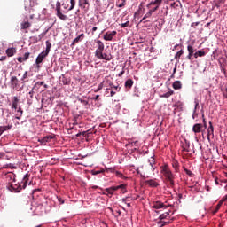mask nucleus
<instances>
[{"label":"nucleus","instance_id":"obj_1","mask_svg":"<svg viewBox=\"0 0 227 227\" xmlns=\"http://www.w3.org/2000/svg\"><path fill=\"white\" fill-rule=\"evenodd\" d=\"M96 43L97 49L95 51V58H98V59H105V61H111V59H113L111 54L104 53V49H106L104 43L98 40L96 41Z\"/></svg>","mask_w":227,"mask_h":227},{"label":"nucleus","instance_id":"obj_2","mask_svg":"<svg viewBox=\"0 0 227 227\" xmlns=\"http://www.w3.org/2000/svg\"><path fill=\"white\" fill-rule=\"evenodd\" d=\"M161 173L165 178V182H167V184H169L170 187H174L175 175H173V172H171V169H169V167H168V165L161 167Z\"/></svg>","mask_w":227,"mask_h":227},{"label":"nucleus","instance_id":"obj_3","mask_svg":"<svg viewBox=\"0 0 227 227\" xmlns=\"http://www.w3.org/2000/svg\"><path fill=\"white\" fill-rule=\"evenodd\" d=\"M29 176H31V175L29 174H26L23 177V180L21 182V184L18 185V186H14L13 183L10 185V191H13L14 192H20V191H22V189H26V187H27V182H29Z\"/></svg>","mask_w":227,"mask_h":227},{"label":"nucleus","instance_id":"obj_4","mask_svg":"<svg viewBox=\"0 0 227 227\" xmlns=\"http://www.w3.org/2000/svg\"><path fill=\"white\" fill-rule=\"evenodd\" d=\"M51 47H52V44L49 41H46V50L37 56L35 59L36 65H40V63H42V61H43L47 56H49V52H51Z\"/></svg>","mask_w":227,"mask_h":227},{"label":"nucleus","instance_id":"obj_5","mask_svg":"<svg viewBox=\"0 0 227 227\" xmlns=\"http://www.w3.org/2000/svg\"><path fill=\"white\" fill-rule=\"evenodd\" d=\"M56 15L59 19H60V20H68V16L63 14V12H61V2L58 1L56 3Z\"/></svg>","mask_w":227,"mask_h":227},{"label":"nucleus","instance_id":"obj_6","mask_svg":"<svg viewBox=\"0 0 227 227\" xmlns=\"http://www.w3.org/2000/svg\"><path fill=\"white\" fill-rule=\"evenodd\" d=\"M169 207H172V205H165L163 202L159 200L153 201L151 204V207L155 210H160V208H164L166 210V208H169Z\"/></svg>","mask_w":227,"mask_h":227},{"label":"nucleus","instance_id":"obj_7","mask_svg":"<svg viewBox=\"0 0 227 227\" xmlns=\"http://www.w3.org/2000/svg\"><path fill=\"white\" fill-rule=\"evenodd\" d=\"M109 86H110V88L108 90H111L110 97H114L116 95V91L118 93H120V91L121 90V87H120V85H114V84H113V82H109Z\"/></svg>","mask_w":227,"mask_h":227},{"label":"nucleus","instance_id":"obj_8","mask_svg":"<svg viewBox=\"0 0 227 227\" xmlns=\"http://www.w3.org/2000/svg\"><path fill=\"white\" fill-rule=\"evenodd\" d=\"M116 35H117V32L115 30H114L112 32H106L103 35V38H104V40H106V42H111L114 38V36H116Z\"/></svg>","mask_w":227,"mask_h":227},{"label":"nucleus","instance_id":"obj_9","mask_svg":"<svg viewBox=\"0 0 227 227\" xmlns=\"http://www.w3.org/2000/svg\"><path fill=\"white\" fill-rule=\"evenodd\" d=\"M79 6H82L85 12L90 10V2L88 0H79Z\"/></svg>","mask_w":227,"mask_h":227},{"label":"nucleus","instance_id":"obj_10","mask_svg":"<svg viewBox=\"0 0 227 227\" xmlns=\"http://www.w3.org/2000/svg\"><path fill=\"white\" fill-rule=\"evenodd\" d=\"M145 184L149 185V187H159V183H157L155 179L146 180L145 181Z\"/></svg>","mask_w":227,"mask_h":227},{"label":"nucleus","instance_id":"obj_11","mask_svg":"<svg viewBox=\"0 0 227 227\" xmlns=\"http://www.w3.org/2000/svg\"><path fill=\"white\" fill-rule=\"evenodd\" d=\"M201 129H203V125L200 123L194 124L192 127V132H194V134H200V132H201Z\"/></svg>","mask_w":227,"mask_h":227},{"label":"nucleus","instance_id":"obj_12","mask_svg":"<svg viewBox=\"0 0 227 227\" xmlns=\"http://www.w3.org/2000/svg\"><path fill=\"white\" fill-rule=\"evenodd\" d=\"M5 53L7 54L8 58H12V56H14L17 53V49L12 47V48H8L5 51Z\"/></svg>","mask_w":227,"mask_h":227},{"label":"nucleus","instance_id":"obj_13","mask_svg":"<svg viewBox=\"0 0 227 227\" xmlns=\"http://www.w3.org/2000/svg\"><path fill=\"white\" fill-rule=\"evenodd\" d=\"M210 136L214 137V125H212V121L209 122V127L207 129V139L210 140Z\"/></svg>","mask_w":227,"mask_h":227},{"label":"nucleus","instance_id":"obj_14","mask_svg":"<svg viewBox=\"0 0 227 227\" xmlns=\"http://www.w3.org/2000/svg\"><path fill=\"white\" fill-rule=\"evenodd\" d=\"M51 139H54V137L52 135H48L43 138H41L39 141L42 143V145H45V143H49Z\"/></svg>","mask_w":227,"mask_h":227},{"label":"nucleus","instance_id":"obj_15","mask_svg":"<svg viewBox=\"0 0 227 227\" xmlns=\"http://www.w3.org/2000/svg\"><path fill=\"white\" fill-rule=\"evenodd\" d=\"M82 40H84V34H81L79 36L74 38L71 45H75V43H79Z\"/></svg>","mask_w":227,"mask_h":227},{"label":"nucleus","instance_id":"obj_16","mask_svg":"<svg viewBox=\"0 0 227 227\" xmlns=\"http://www.w3.org/2000/svg\"><path fill=\"white\" fill-rule=\"evenodd\" d=\"M106 192H107V194H110V196H113L114 194V192L118 191V188H116V186H112L110 188H106Z\"/></svg>","mask_w":227,"mask_h":227},{"label":"nucleus","instance_id":"obj_17","mask_svg":"<svg viewBox=\"0 0 227 227\" xmlns=\"http://www.w3.org/2000/svg\"><path fill=\"white\" fill-rule=\"evenodd\" d=\"M20 27H21V30H24V29H29V27H31V23H29V21H23L21 22L20 24Z\"/></svg>","mask_w":227,"mask_h":227},{"label":"nucleus","instance_id":"obj_18","mask_svg":"<svg viewBox=\"0 0 227 227\" xmlns=\"http://www.w3.org/2000/svg\"><path fill=\"white\" fill-rule=\"evenodd\" d=\"M206 54L207 53L204 51L199 50L193 54V56L195 59H198V58H203V56H205Z\"/></svg>","mask_w":227,"mask_h":227},{"label":"nucleus","instance_id":"obj_19","mask_svg":"<svg viewBox=\"0 0 227 227\" xmlns=\"http://www.w3.org/2000/svg\"><path fill=\"white\" fill-rule=\"evenodd\" d=\"M11 84L13 88H17V86H19V79H17V76H12L11 78Z\"/></svg>","mask_w":227,"mask_h":227},{"label":"nucleus","instance_id":"obj_20","mask_svg":"<svg viewBox=\"0 0 227 227\" xmlns=\"http://www.w3.org/2000/svg\"><path fill=\"white\" fill-rule=\"evenodd\" d=\"M18 106H19V98H17V96H15L12 100V109L17 110Z\"/></svg>","mask_w":227,"mask_h":227},{"label":"nucleus","instance_id":"obj_21","mask_svg":"<svg viewBox=\"0 0 227 227\" xmlns=\"http://www.w3.org/2000/svg\"><path fill=\"white\" fill-rule=\"evenodd\" d=\"M174 90H182V82L180 81H176L173 83Z\"/></svg>","mask_w":227,"mask_h":227},{"label":"nucleus","instance_id":"obj_22","mask_svg":"<svg viewBox=\"0 0 227 227\" xmlns=\"http://www.w3.org/2000/svg\"><path fill=\"white\" fill-rule=\"evenodd\" d=\"M132 86H134V81H132V79H128L125 82V88H128L129 90H130V88H132Z\"/></svg>","mask_w":227,"mask_h":227},{"label":"nucleus","instance_id":"obj_23","mask_svg":"<svg viewBox=\"0 0 227 227\" xmlns=\"http://www.w3.org/2000/svg\"><path fill=\"white\" fill-rule=\"evenodd\" d=\"M224 201H226V199H222V200L218 202V204L216 205L215 213L219 212V210H220L221 207H223V203Z\"/></svg>","mask_w":227,"mask_h":227},{"label":"nucleus","instance_id":"obj_24","mask_svg":"<svg viewBox=\"0 0 227 227\" xmlns=\"http://www.w3.org/2000/svg\"><path fill=\"white\" fill-rule=\"evenodd\" d=\"M170 212H171V211L165 212V213L161 214V215L159 216L160 221H163V219H168V217H169Z\"/></svg>","mask_w":227,"mask_h":227},{"label":"nucleus","instance_id":"obj_25","mask_svg":"<svg viewBox=\"0 0 227 227\" xmlns=\"http://www.w3.org/2000/svg\"><path fill=\"white\" fill-rule=\"evenodd\" d=\"M149 164L151 166L152 171H155V166H153L155 164V159L153 157H151L149 160Z\"/></svg>","mask_w":227,"mask_h":227},{"label":"nucleus","instance_id":"obj_26","mask_svg":"<svg viewBox=\"0 0 227 227\" xmlns=\"http://www.w3.org/2000/svg\"><path fill=\"white\" fill-rule=\"evenodd\" d=\"M160 4H162V0H155V1H153V2H151V3L147 5V7L152 6V5H156V6L159 7Z\"/></svg>","mask_w":227,"mask_h":227},{"label":"nucleus","instance_id":"obj_27","mask_svg":"<svg viewBox=\"0 0 227 227\" xmlns=\"http://www.w3.org/2000/svg\"><path fill=\"white\" fill-rule=\"evenodd\" d=\"M158 227H164L167 226V224H171V222H164L162 220H160L158 223Z\"/></svg>","mask_w":227,"mask_h":227},{"label":"nucleus","instance_id":"obj_28","mask_svg":"<svg viewBox=\"0 0 227 227\" xmlns=\"http://www.w3.org/2000/svg\"><path fill=\"white\" fill-rule=\"evenodd\" d=\"M70 7L67 9V13H68L69 12H72V10H74V8H75V0H70Z\"/></svg>","mask_w":227,"mask_h":227},{"label":"nucleus","instance_id":"obj_29","mask_svg":"<svg viewBox=\"0 0 227 227\" xmlns=\"http://www.w3.org/2000/svg\"><path fill=\"white\" fill-rule=\"evenodd\" d=\"M171 95H175V91L170 90V91H168V92H167V93L161 95V98H169V97H170Z\"/></svg>","mask_w":227,"mask_h":227},{"label":"nucleus","instance_id":"obj_30","mask_svg":"<svg viewBox=\"0 0 227 227\" xmlns=\"http://www.w3.org/2000/svg\"><path fill=\"white\" fill-rule=\"evenodd\" d=\"M17 113L18 114H16V119L20 120V118H22V114L24 113V111H22V108H18Z\"/></svg>","mask_w":227,"mask_h":227},{"label":"nucleus","instance_id":"obj_31","mask_svg":"<svg viewBox=\"0 0 227 227\" xmlns=\"http://www.w3.org/2000/svg\"><path fill=\"white\" fill-rule=\"evenodd\" d=\"M183 55H184V50H180L176 53L175 59H180V58H182Z\"/></svg>","mask_w":227,"mask_h":227},{"label":"nucleus","instance_id":"obj_32","mask_svg":"<svg viewBox=\"0 0 227 227\" xmlns=\"http://www.w3.org/2000/svg\"><path fill=\"white\" fill-rule=\"evenodd\" d=\"M152 15H153V14L150 11H148V12L146 14H145V16L140 20V22H143L144 20H146V19H150V17H152Z\"/></svg>","mask_w":227,"mask_h":227},{"label":"nucleus","instance_id":"obj_33","mask_svg":"<svg viewBox=\"0 0 227 227\" xmlns=\"http://www.w3.org/2000/svg\"><path fill=\"white\" fill-rule=\"evenodd\" d=\"M187 51H188V54H192V55L195 54V53H194V47H192V45H191V44H189V45L187 46Z\"/></svg>","mask_w":227,"mask_h":227},{"label":"nucleus","instance_id":"obj_34","mask_svg":"<svg viewBox=\"0 0 227 227\" xmlns=\"http://www.w3.org/2000/svg\"><path fill=\"white\" fill-rule=\"evenodd\" d=\"M35 88L33 87V89L31 90V91L28 93V95L27 96V98H28V100H33V96L35 95Z\"/></svg>","mask_w":227,"mask_h":227},{"label":"nucleus","instance_id":"obj_35","mask_svg":"<svg viewBox=\"0 0 227 227\" xmlns=\"http://www.w3.org/2000/svg\"><path fill=\"white\" fill-rule=\"evenodd\" d=\"M3 132H6V130H10L12 129V125L1 126Z\"/></svg>","mask_w":227,"mask_h":227},{"label":"nucleus","instance_id":"obj_36","mask_svg":"<svg viewBox=\"0 0 227 227\" xmlns=\"http://www.w3.org/2000/svg\"><path fill=\"white\" fill-rule=\"evenodd\" d=\"M121 27H129L130 26V21H126L125 23H121Z\"/></svg>","mask_w":227,"mask_h":227},{"label":"nucleus","instance_id":"obj_37","mask_svg":"<svg viewBox=\"0 0 227 227\" xmlns=\"http://www.w3.org/2000/svg\"><path fill=\"white\" fill-rule=\"evenodd\" d=\"M29 56H30V53L26 52L23 56V61H27V59H29Z\"/></svg>","mask_w":227,"mask_h":227},{"label":"nucleus","instance_id":"obj_38","mask_svg":"<svg viewBox=\"0 0 227 227\" xmlns=\"http://www.w3.org/2000/svg\"><path fill=\"white\" fill-rule=\"evenodd\" d=\"M172 166L176 169V171H178V161H174L172 163Z\"/></svg>","mask_w":227,"mask_h":227},{"label":"nucleus","instance_id":"obj_39","mask_svg":"<svg viewBox=\"0 0 227 227\" xmlns=\"http://www.w3.org/2000/svg\"><path fill=\"white\" fill-rule=\"evenodd\" d=\"M104 88V82H102L98 86V89L95 90L96 92L100 91Z\"/></svg>","mask_w":227,"mask_h":227},{"label":"nucleus","instance_id":"obj_40","mask_svg":"<svg viewBox=\"0 0 227 227\" xmlns=\"http://www.w3.org/2000/svg\"><path fill=\"white\" fill-rule=\"evenodd\" d=\"M184 172L186 173V175H188V176H192V172L187 168H184Z\"/></svg>","mask_w":227,"mask_h":227},{"label":"nucleus","instance_id":"obj_41","mask_svg":"<svg viewBox=\"0 0 227 227\" xmlns=\"http://www.w3.org/2000/svg\"><path fill=\"white\" fill-rule=\"evenodd\" d=\"M128 146H137V141L129 142Z\"/></svg>","mask_w":227,"mask_h":227},{"label":"nucleus","instance_id":"obj_42","mask_svg":"<svg viewBox=\"0 0 227 227\" xmlns=\"http://www.w3.org/2000/svg\"><path fill=\"white\" fill-rule=\"evenodd\" d=\"M43 84H45V82H37L35 84L34 88H36V86H43Z\"/></svg>","mask_w":227,"mask_h":227},{"label":"nucleus","instance_id":"obj_43","mask_svg":"<svg viewBox=\"0 0 227 227\" xmlns=\"http://www.w3.org/2000/svg\"><path fill=\"white\" fill-rule=\"evenodd\" d=\"M125 187H127L126 184H121V185L115 186V188H117V191H118V189H121V191H123V189H125Z\"/></svg>","mask_w":227,"mask_h":227},{"label":"nucleus","instance_id":"obj_44","mask_svg":"<svg viewBox=\"0 0 227 227\" xmlns=\"http://www.w3.org/2000/svg\"><path fill=\"white\" fill-rule=\"evenodd\" d=\"M157 10H159V5H156L154 8L150 9L149 12H151L153 14L154 13V12H157Z\"/></svg>","mask_w":227,"mask_h":227},{"label":"nucleus","instance_id":"obj_45","mask_svg":"<svg viewBox=\"0 0 227 227\" xmlns=\"http://www.w3.org/2000/svg\"><path fill=\"white\" fill-rule=\"evenodd\" d=\"M26 79H27V71H26V72L24 73V74H23V76H22V78H21V81H23V82H24V81H26Z\"/></svg>","mask_w":227,"mask_h":227},{"label":"nucleus","instance_id":"obj_46","mask_svg":"<svg viewBox=\"0 0 227 227\" xmlns=\"http://www.w3.org/2000/svg\"><path fill=\"white\" fill-rule=\"evenodd\" d=\"M62 82L64 85L68 84V81H67V78H65V76L62 77Z\"/></svg>","mask_w":227,"mask_h":227},{"label":"nucleus","instance_id":"obj_47","mask_svg":"<svg viewBox=\"0 0 227 227\" xmlns=\"http://www.w3.org/2000/svg\"><path fill=\"white\" fill-rule=\"evenodd\" d=\"M192 53H188V55L186 56V59H189L190 61L192 59Z\"/></svg>","mask_w":227,"mask_h":227},{"label":"nucleus","instance_id":"obj_48","mask_svg":"<svg viewBox=\"0 0 227 227\" xmlns=\"http://www.w3.org/2000/svg\"><path fill=\"white\" fill-rule=\"evenodd\" d=\"M62 6H63L64 10H67L68 9V4H67V3H63Z\"/></svg>","mask_w":227,"mask_h":227},{"label":"nucleus","instance_id":"obj_49","mask_svg":"<svg viewBox=\"0 0 227 227\" xmlns=\"http://www.w3.org/2000/svg\"><path fill=\"white\" fill-rule=\"evenodd\" d=\"M190 191H192V192H198V190L196 189V186H190Z\"/></svg>","mask_w":227,"mask_h":227},{"label":"nucleus","instance_id":"obj_50","mask_svg":"<svg viewBox=\"0 0 227 227\" xmlns=\"http://www.w3.org/2000/svg\"><path fill=\"white\" fill-rule=\"evenodd\" d=\"M195 26H200V22H193L191 25L192 27H194Z\"/></svg>","mask_w":227,"mask_h":227},{"label":"nucleus","instance_id":"obj_51","mask_svg":"<svg viewBox=\"0 0 227 227\" xmlns=\"http://www.w3.org/2000/svg\"><path fill=\"white\" fill-rule=\"evenodd\" d=\"M19 63H22V61H25L22 57H19L18 59Z\"/></svg>","mask_w":227,"mask_h":227},{"label":"nucleus","instance_id":"obj_52","mask_svg":"<svg viewBox=\"0 0 227 227\" xmlns=\"http://www.w3.org/2000/svg\"><path fill=\"white\" fill-rule=\"evenodd\" d=\"M59 201L60 205H63V203H65V200H63L62 198H59Z\"/></svg>","mask_w":227,"mask_h":227},{"label":"nucleus","instance_id":"obj_53","mask_svg":"<svg viewBox=\"0 0 227 227\" xmlns=\"http://www.w3.org/2000/svg\"><path fill=\"white\" fill-rule=\"evenodd\" d=\"M200 106V103L195 102V108H194V113H196V109H198V106Z\"/></svg>","mask_w":227,"mask_h":227},{"label":"nucleus","instance_id":"obj_54","mask_svg":"<svg viewBox=\"0 0 227 227\" xmlns=\"http://www.w3.org/2000/svg\"><path fill=\"white\" fill-rule=\"evenodd\" d=\"M116 176H119V178H121V176H123V174H121V172H116Z\"/></svg>","mask_w":227,"mask_h":227},{"label":"nucleus","instance_id":"obj_55","mask_svg":"<svg viewBox=\"0 0 227 227\" xmlns=\"http://www.w3.org/2000/svg\"><path fill=\"white\" fill-rule=\"evenodd\" d=\"M125 74V70L122 69L121 73H119L118 77H121Z\"/></svg>","mask_w":227,"mask_h":227},{"label":"nucleus","instance_id":"obj_56","mask_svg":"<svg viewBox=\"0 0 227 227\" xmlns=\"http://www.w3.org/2000/svg\"><path fill=\"white\" fill-rule=\"evenodd\" d=\"M0 61H6V56H2L0 58Z\"/></svg>","mask_w":227,"mask_h":227},{"label":"nucleus","instance_id":"obj_57","mask_svg":"<svg viewBox=\"0 0 227 227\" xmlns=\"http://www.w3.org/2000/svg\"><path fill=\"white\" fill-rule=\"evenodd\" d=\"M123 6H125V0H123V3L119 4V8H123Z\"/></svg>","mask_w":227,"mask_h":227},{"label":"nucleus","instance_id":"obj_58","mask_svg":"<svg viewBox=\"0 0 227 227\" xmlns=\"http://www.w3.org/2000/svg\"><path fill=\"white\" fill-rule=\"evenodd\" d=\"M223 97H225V98H227V89H225V90L223 91Z\"/></svg>","mask_w":227,"mask_h":227},{"label":"nucleus","instance_id":"obj_59","mask_svg":"<svg viewBox=\"0 0 227 227\" xmlns=\"http://www.w3.org/2000/svg\"><path fill=\"white\" fill-rule=\"evenodd\" d=\"M215 184L216 185H219V179H218V178H215Z\"/></svg>","mask_w":227,"mask_h":227},{"label":"nucleus","instance_id":"obj_60","mask_svg":"<svg viewBox=\"0 0 227 227\" xmlns=\"http://www.w3.org/2000/svg\"><path fill=\"white\" fill-rule=\"evenodd\" d=\"M97 29H98L97 27H94L92 28V35H93V33H95V31H97Z\"/></svg>","mask_w":227,"mask_h":227},{"label":"nucleus","instance_id":"obj_61","mask_svg":"<svg viewBox=\"0 0 227 227\" xmlns=\"http://www.w3.org/2000/svg\"><path fill=\"white\" fill-rule=\"evenodd\" d=\"M98 98H100V96H99V95H97L93 99H94V100H98Z\"/></svg>","mask_w":227,"mask_h":227},{"label":"nucleus","instance_id":"obj_62","mask_svg":"<svg viewBox=\"0 0 227 227\" xmlns=\"http://www.w3.org/2000/svg\"><path fill=\"white\" fill-rule=\"evenodd\" d=\"M3 133H4L3 128L0 126V136H3Z\"/></svg>","mask_w":227,"mask_h":227},{"label":"nucleus","instance_id":"obj_63","mask_svg":"<svg viewBox=\"0 0 227 227\" xmlns=\"http://www.w3.org/2000/svg\"><path fill=\"white\" fill-rule=\"evenodd\" d=\"M79 123L77 122V120H74L73 125H78Z\"/></svg>","mask_w":227,"mask_h":227},{"label":"nucleus","instance_id":"obj_64","mask_svg":"<svg viewBox=\"0 0 227 227\" xmlns=\"http://www.w3.org/2000/svg\"><path fill=\"white\" fill-rule=\"evenodd\" d=\"M176 72V66H175L174 70H173V74H175Z\"/></svg>","mask_w":227,"mask_h":227}]
</instances>
